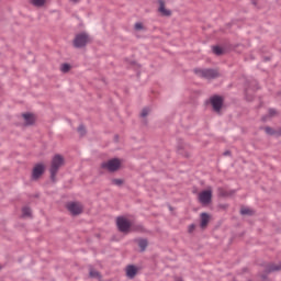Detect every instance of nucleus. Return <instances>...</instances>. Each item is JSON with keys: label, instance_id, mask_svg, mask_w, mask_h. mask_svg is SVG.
<instances>
[{"label": "nucleus", "instance_id": "f257e3e1", "mask_svg": "<svg viewBox=\"0 0 281 281\" xmlns=\"http://www.w3.org/2000/svg\"><path fill=\"white\" fill-rule=\"evenodd\" d=\"M63 166H65V157H63L61 155H55L52 159L49 169L50 179L53 181H56V175H58V170H60Z\"/></svg>", "mask_w": 281, "mask_h": 281}, {"label": "nucleus", "instance_id": "f03ea898", "mask_svg": "<svg viewBox=\"0 0 281 281\" xmlns=\"http://www.w3.org/2000/svg\"><path fill=\"white\" fill-rule=\"evenodd\" d=\"M116 225L119 232L123 234H128L131 232V227L133 226V221L128 220L127 217L121 216L116 218Z\"/></svg>", "mask_w": 281, "mask_h": 281}, {"label": "nucleus", "instance_id": "7ed1b4c3", "mask_svg": "<svg viewBox=\"0 0 281 281\" xmlns=\"http://www.w3.org/2000/svg\"><path fill=\"white\" fill-rule=\"evenodd\" d=\"M122 166V160L119 158L110 159L103 164H101V168L103 170H108L109 172H116V170Z\"/></svg>", "mask_w": 281, "mask_h": 281}, {"label": "nucleus", "instance_id": "20e7f679", "mask_svg": "<svg viewBox=\"0 0 281 281\" xmlns=\"http://www.w3.org/2000/svg\"><path fill=\"white\" fill-rule=\"evenodd\" d=\"M212 187H209L199 193L198 199L202 205H210L212 203Z\"/></svg>", "mask_w": 281, "mask_h": 281}, {"label": "nucleus", "instance_id": "39448f33", "mask_svg": "<svg viewBox=\"0 0 281 281\" xmlns=\"http://www.w3.org/2000/svg\"><path fill=\"white\" fill-rule=\"evenodd\" d=\"M91 42V37H89V34L87 33H79L76 35L74 40V46L75 47H85L88 43Z\"/></svg>", "mask_w": 281, "mask_h": 281}, {"label": "nucleus", "instance_id": "423d86ee", "mask_svg": "<svg viewBox=\"0 0 281 281\" xmlns=\"http://www.w3.org/2000/svg\"><path fill=\"white\" fill-rule=\"evenodd\" d=\"M66 207L72 216H78L79 214H82V211L85 210V206H82L80 202H68Z\"/></svg>", "mask_w": 281, "mask_h": 281}, {"label": "nucleus", "instance_id": "0eeeda50", "mask_svg": "<svg viewBox=\"0 0 281 281\" xmlns=\"http://www.w3.org/2000/svg\"><path fill=\"white\" fill-rule=\"evenodd\" d=\"M200 78H216L218 76V71L214 69H195L194 70Z\"/></svg>", "mask_w": 281, "mask_h": 281}, {"label": "nucleus", "instance_id": "6e6552de", "mask_svg": "<svg viewBox=\"0 0 281 281\" xmlns=\"http://www.w3.org/2000/svg\"><path fill=\"white\" fill-rule=\"evenodd\" d=\"M43 172H45V165H43V164H37V165H35V167L33 168L32 178H33V179H40V177L43 175Z\"/></svg>", "mask_w": 281, "mask_h": 281}, {"label": "nucleus", "instance_id": "1a4fd4ad", "mask_svg": "<svg viewBox=\"0 0 281 281\" xmlns=\"http://www.w3.org/2000/svg\"><path fill=\"white\" fill-rule=\"evenodd\" d=\"M211 104H212L214 111H216V113H218V111H221V109L223 106V98H221V97H213L211 99Z\"/></svg>", "mask_w": 281, "mask_h": 281}, {"label": "nucleus", "instance_id": "9d476101", "mask_svg": "<svg viewBox=\"0 0 281 281\" xmlns=\"http://www.w3.org/2000/svg\"><path fill=\"white\" fill-rule=\"evenodd\" d=\"M159 9L158 11L160 12V14L162 16H170V14H172V12L168 9H166V2H164V0H159Z\"/></svg>", "mask_w": 281, "mask_h": 281}, {"label": "nucleus", "instance_id": "9b49d317", "mask_svg": "<svg viewBox=\"0 0 281 281\" xmlns=\"http://www.w3.org/2000/svg\"><path fill=\"white\" fill-rule=\"evenodd\" d=\"M126 276H127V278H131V279L135 278V276H137V267L127 266Z\"/></svg>", "mask_w": 281, "mask_h": 281}, {"label": "nucleus", "instance_id": "f8f14e48", "mask_svg": "<svg viewBox=\"0 0 281 281\" xmlns=\"http://www.w3.org/2000/svg\"><path fill=\"white\" fill-rule=\"evenodd\" d=\"M207 223H210V215L207 213L201 214V227L202 229H205L207 227Z\"/></svg>", "mask_w": 281, "mask_h": 281}, {"label": "nucleus", "instance_id": "ddd939ff", "mask_svg": "<svg viewBox=\"0 0 281 281\" xmlns=\"http://www.w3.org/2000/svg\"><path fill=\"white\" fill-rule=\"evenodd\" d=\"M138 247L140 248V251H146V248L148 247V240L146 239H137Z\"/></svg>", "mask_w": 281, "mask_h": 281}, {"label": "nucleus", "instance_id": "4468645a", "mask_svg": "<svg viewBox=\"0 0 281 281\" xmlns=\"http://www.w3.org/2000/svg\"><path fill=\"white\" fill-rule=\"evenodd\" d=\"M31 3L35 8H43L47 3V0H31Z\"/></svg>", "mask_w": 281, "mask_h": 281}, {"label": "nucleus", "instance_id": "2eb2a0df", "mask_svg": "<svg viewBox=\"0 0 281 281\" xmlns=\"http://www.w3.org/2000/svg\"><path fill=\"white\" fill-rule=\"evenodd\" d=\"M23 119L29 126L34 122V115L32 114H23Z\"/></svg>", "mask_w": 281, "mask_h": 281}, {"label": "nucleus", "instance_id": "dca6fc26", "mask_svg": "<svg viewBox=\"0 0 281 281\" xmlns=\"http://www.w3.org/2000/svg\"><path fill=\"white\" fill-rule=\"evenodd\" d=\"M112 186H117L119 188H121V186H124V179H117L114 178L111 180Z\"/></svg>", "mask_w": 281, "mask_h": 281}, {"label": "nucleus", "instance_id": "f3484780", "mask_svg": "<svg viewBox=\"0 0 281 281\" xmlns=\"http://www.w3.org/2000/svg\"><path fill=\"white\" fill-rule=\"evenodd\" d=\"M240 214L251 216V214H254V211L249 207H241Z\"/></svg>", "mask_w": 281, "mask_h": 281}, {"label": "nucleus", "instance_id": "a211bd4d", "mask_svg": "<svg viewBox=\"0 0 281 281\" xmlns=\"http://www.w3.org/2000/svg\"><path fill=\"white\" fill-rule=\"evenodd\" d=\"M269 271H281V262H279V263H272V265L269 267Z\"/></svg>", "mask_w": 281, "mask_h": 281}, {"label": "nucleus", "instance_id": "6ab92c4d", "mask_svg": "<svg viewBox=\"0 0 281 281\" xmlns=\"http://www.w3.org/2000/svg\"><path fill=\"white\" fill-rule=\"evenodd\" d=\"M70 69H71V65L69 64H63L60 67V70L63 71V74L69 72Z\"/></svg>", "mask_w": 281, "mask_h": 281}, {"label": "nucleus", "instance_id": "aec40b11", "mask_svg": "<svg viewBox=\"0 0 281 281\" xmlns=\"http://www.w3.org/2000/svg\"><path fill=\"white\" fill-rule=\"evenodd\" d=\"M23 216H32V210L27 206L22 209Z\"/></svg>", "mask_w": 281, "mask_h": 281}, {"label": "nucleus", "instance_id": "412c9836", "mask_svg": "<svg viewBox=\"0 0 281 281\" xmlns=\"http://www.w3.org/2000/svg\"><path fill=\"white\" fill-rule=\"evenodd\" d=\"M213 53H214L216 56H221V54H223V48H221L220 46H214V47H213Z\"/></svg>", "mask_w": 281, "mask_h": 281}, {"label": "nucleus", "instance_id": "4be33fe9", "mask_svg": "<svg viewBox=\"0 0 281 281\" xmlns=\"http://www.w3.org/2000/svg\"><path fill=\"white\" fill-rule=\"evenodd\" d=\"M90 278H100V272L91 269L90 270Z\"/></svg>", "mask_w": 281, "mask_h": 281}, {"label": "nucleus", "instance_id": "5701e85b", "mask_svg": "<svg viewBox=\"0 0 281 281\" xmlns=\"http://www.w3.org/2000/svg\"><path fill=\"white\" fill-rule=\"evenodd\" d=\"M148 113H150V109L145 108V109L142 110L140 115H142V117H146V115H148Z\"/></svg>", "mask_w": 281, "mask_h": 281}, {"label": "nucleus", "instance_id": "b1692460", "mask_svg": "<svg viewBox=\"0 0 281 281\" xmlns=\"http://www.w3.org/2000/svg\"><path fill=\"white\" fill-rule=\"evenodd\" d=\"M135 30L139 31V30H144V24L142 22H138L135 24Z\"/></svg>", "mask_w": 281, "mask_h": 281}, {"label": "nucleus", "instance_id": "393cba45", "mask_svg": "<svg viewBox=\"0 0 281 281\" xmlns=\"http://www.w3.org/2000/svg\"><path fill=\"white\" fill-rule=\"evenodd\" d=\"M78 133H79V135H83L85 134V126L80 125L78 127Z\"/></svg>", "mask_w": 281, "mask_h": 281}, {"label": "nucleus", "instance_id": "a878e982", "mask_svg": "<svg viewBox=\"0 0 281 281\" xmlns=\"http://www.w3.org/2000/svg\"><path fill=\"white\" fill-rule=\"evenodd\" d=\"M265 131L268 135H273V130L271 127H266Z\"/></svg>", "mask_w": 281, "mask_h": 281}, {"label": "nucleus", "instance_id": "bb28decb", "mask_svg": "<svg viewBox=\"0 0 281 281\" xmlns=\"http://www.w3.org/2000/svg\"><path fill=\"white\" fill-rule=\"evenodd\" d=\"M277 114H278V112L276 110H273V109L269 110L270 117H273V115H277Z\"/></svg>", "mask_w": 281, "mask_h": 281}, {"label": "nucleus", "instance_id": "cd10ccee", "mask_svg": "<svg viewBox=\"0 0 281 281\" xmlns=\"http://www.w3.org/2000/svg\"><path fill=\"white\" fill-rule=\"evenodd\" d=\"M195 225L194 224H191L190 226H189V234H192V232H194V229H195Z\"/></svg>", "mask_w": 281, "mask_h": 281}, {"label": "nucleus", "instance_id": "c85d7f7f", "mask_svg": "<svg viewBox=\"0 0 281 281\" xmlns=\"http://www.w3.org/2000/svg\"><path fill=\"white\" fill-rule=\"evenodd\" d=\"M72 3H78L79 0H70Z\"/></svg>", "mask_w": 281, "mask_h": 281}, {"label": "nucleus", "instance_id": "c756f323", "mask_svg": "<svg viewBox=\"0 0 281 281\" xmlns=\"http://www.w3.org/2000/svg\"><path fill=\"white\" fill-rule=\"evenodd\" d=\"M176 281H183V279H181V278H177V279H176Z\"/></svg>", "mask_w": 281, "mask_h": 281}, {"label": "nucleus", "instance_id": "7c9ffc66", "mask_svg": "<svg viewBox=\"0 0 281 281\" xmlns=\"http://www.w3.org/2000/svg\"><path fill=\"white\" fill-rule=\"evenodd\" d=\"M252 3H254V5H258V2H256V1H252Z\"/></svg>", "mask_w": 281, "mask_h": 281}]
</instances>
